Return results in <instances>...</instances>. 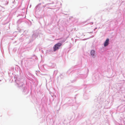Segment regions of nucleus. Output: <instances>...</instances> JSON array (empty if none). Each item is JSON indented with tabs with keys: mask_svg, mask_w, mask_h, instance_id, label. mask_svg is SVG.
Wrapping results in <instances>:
<instances>
[{
	"mask_svg": "<svg viewBox=\"0 0 125 125\" xmlns=\"http://www.w3.org/2000/svg\"><path fill=\"white\" fill-rule=\"evenodd\" d=\"M94 37V36H92L91 37H91Z\"/></svg>",
	"mask_w": 125,
	"mask_h": 125,
	"instance_id": "9b49d317",
	"label": "nucleus"
},
{
	"mask_svg": "<svg viewBox=\"0 0 125 125\" xmlns=\"http://www.w3.org/2000/svg\"><path fill=\"white\" fill-rule=\"evenodd\" d=\"M80 75V77H81L82 78H84L86 77H83L84 75L83 74H81V75Z\"/></svg>",
	"mask_w": 125,
	"mask_h": 125,
	"instance_id": "423d86ee",
	"label": "nucleus"
},
{
	"mask_svg": "<svg viewBox=\"0 0 125 125\" xmlns=\"http://www.w3.org/2000/svg\"><path fill=\"white\" fill-rule=\"evenodd\" d=\"M89 33H92V32H89Z\"/></svg>",
	"mask_w": 125,
	"mask_h": 125,
	"instance_id": "f8f14e48",
	"label": "nucleus"
},
{
	"mask_svg": "<svg viewBox=\"0 0 125 125\" xmlns=\"http://www.w3.org/2000/svg\"><path fill=\"white\" fill-rule=\"evenodd\" d=\"M89 38H87V39H83V40H87V39H89Z\"/></svg>",
	"mask_w": 125,
	"mask_h": 125,
	"instance_id": "6e6552de",
	"label": "nucleus"
},
{
	"mask_svg": "<svg viewBox=\"0 0 125 125\" xmlns=\"http://www.w3.org/2000/svg\"><path fill=\"white\" fill-rule=\"evenodd\" d=\"M8 2L7 1H6V3H5V5H7L8 4Z\"/></svg>",
	"mask_w": 125,
	"mask_h": 125,
	"instance_id": "0eeeda50",
	"label": "nucleus"
},
{
	"mask_svg": "<svg viewBox=\"0 0 125 125\" xmlns=\"http://www.w3.org/2000/svg\"><path fill=\"white\" fill-rule=\"evenodd\" d=\"M56 72H57V71H55L54 72V73H55Z\"/></svg>",
	"mask_w": 125,
	"mask_h": 125,
	"instance_id": "1a4fd4ad",
	"label": "nucleus"
},
{
	"mask_svg": "<svg viewBox=\"0 0 125 125\" xmlns=\"http://www.w3.org/2000/svg\"><path fill=\"white\" fill-rule=\"evenodd\" d=\"M38 6H37L36 7V8H37L38 7Z\"/></svg>",
	"mask_w": 125,
	"mask_h": 125,
	"instance_id": "9d476101",
	"label": "nucleus"
},
{
	"mask_svg": "<svg viewBox=\"0 0 125 125\" xmlns=\"http://www.w3.org/2000/svg\"><path fill=\"white\" fill-rule=\"evenodd\" d=\"M95 51L94 50H92L91 52V56L93 58H94L95 57Z\"/></svg>",
	"mask_w": 125,
	"mask_h": 125,
	"instance_id": "20e7f679",
	"label": "nucleus"
},
{
	"mask_svg": "<svg viewBox=\"0 0 125 125\" xmlns=\"http://www.w3.org/2000/svg\"><path fill=\"white\" fill-rule=\"evenodd\" d=\"M62 45V44L61 43H58L54 45L53 47V51H54L58 50Z\"/></svg>",
	"mask_w": 125,
	"mask_h": 125,
	"instance_id": "f03ea898",
	"label": "nucleus"
},
{
	"mask_svg": "<svg viewBox=\"0 0 125 125\" xmlns=\"http://www.w3.org/2000/svg\"><path fill=\"white\" fill-rule=\"evenodd\" d=\"M15 81L17 84L18 87L19 88H23L22 92L24 94H27L28 93V90L27 88L25 87L24 83L23 82V80H15Z\"/></svg>",
	"mask_w": 125,
	"mask_h": 125,
	"instance_id": "f257e3e1",
	"label": "nucleus"
},
{
	"mask_svg": "<svg viewBox=\"0 0 125 125\" xmlns=\"http://www.w3.org/2000/svg\"><path fill=\"white\" fill-rule=\"evenodd\" d=\"M39 33H40L38 31H36V32H34L32 36V40L35 39L38 36L39 34Z\"/></svg>",
	"mask_w": 125,
	"mask_h": 125,
	"instance_id": "7ed1b4c3",
	"label": "nucleus"
},
{
	"mask_svg": "<svg viewBox=\"0 0 125 125\" xmlns=\"http://www.w3.org/2000/svg\"><path fill=\"white\" fill-rule=\"evenodd\" d=\"M109 41V39H107L104 43V47H106L108 45Z\"/></svg>",
	"mask_w": 125,
	"mask_h": 125,
	"instance_id": "39448f33",
	"label": "nucleus"
}]
</instances>
